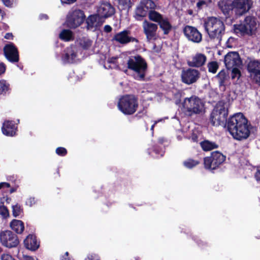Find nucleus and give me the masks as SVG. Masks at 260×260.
Listing matches in <instances>:
<instances>
[{
    "mask_svg": "<svg viewBox=\"0 0 260 260\" xmlns=\"http://www.w3.org/2000/svg\"><path fill=\"white\" fill-rule=\"evenodd\" d=\"M226 126L233 138L239 141L248 138L252 127L248 119L242 113L236 114L230 117Z\"/></svg>",
    "mask_w": 260,
    "mask_h": 260,
    "instance_id": "obj_1",
    "label": "nucleus"
},
{
    "mask_svg": "<svg viewBox=\"0 0 260 260\" xmlns=\"http://www.w3.org/2000/svg\"><path fill=\"white\" fill-rule=\"evenodd\" d=\"M127 67L120 69L125 73H127L128 69L133 71L137 74L136 79L144 80L148 69L147 63L141 55H137L129 57L127 61Z\"/></svg>",
    "mask_w": 260,
    "mask_h": 260,
    "instance_id": "obj_2",
    "label": "nucleus"
},
{
    "mask_svg": "<svg viewBox=\"0 0 260 260\" xmlns=\"http://www.w3.org/2000/svg\"><path fill=\"white\" fill-rule=\"evenodd\" d=\"M204 27L211 40H221L225 31L222 21L215 17H208L204 22Z\"/></svg>",
    "mask_w": 260,
    "mask_h": 260,
    "instance_id": "obj_3",
    "label": "nucleus"
},
{
    "mask_svg": "<svg viewBox=\"0 0 260 260\" xmlns=\"http://www.w3.org/2000/svg\"><path fill=\"white\" fill-rule=\"evenodd\" d=\"M117 107L124 115H133L137 111L139 107L138 98L134 94L123 95L119 98Z\"/></svg>",
    "mask_w": 260,
    "mask_h": 260,
    "instance_id": "obj_4",
    "label": "nucleus"
},
{
    "mask_svg": "<svg viewBox=\"0 0 260 260\" xmlns=\"http://www.w3.org/2000/svg\"><path fill=\"white\" fill-rule=\"evenodd\" d=\"M225 103L219 101L212 110L210 116V122L213 126L226 127L228 121V109L225 107Z\"/></svg>",
    "mask_w": 260,
    "mask_h": 260,
    "instance_id": "obj_5",
    "label": "nucleus"
},
{
    "mask_svg": "<svg viewBox=\"0 0 260 260\" xmlns=\"http://www.w3.org/2000/svg\"><path fill=\"white\" fill-rule=\"evenodd\" d=\"M256 29V19L251 16L246 17L242 23L233 25L234 32L239 37L251 36Z\"/></svg>",
    "mask_w": 260,
    "mask_h": 260,
    "instance_id": "obj_6",
    "label": "nucleus"
},
{
    "mask_svg": "<svg viewBox=\"0 0 260 260\" xmlns=\"http://www.w3.org/2000/svg\"><path fill=\"white\" fill-rule=\"evenodd\" d=\"M182 105L190 116L201 113L204 106L202 100L196 95L185 98Z\"/></svg>",
    "mask_w": 260,
    "mask_h": 260,
    "instance_id": "obj_7",
    "label": "nucleus"
},
{
    "mask_svg": "<svg viewBox=\"0 0 260 260\" xmlns=\"http://www.w3.org/2000/svg\"><path fill=\"white\" fill-rule=\"evenodd\" d=\"M85 17L83 11L79 9L72 10L67 16L66 25L71 29H75L84 22Z\"/></svg>",
    "mask_w": 260,
    "mask_h": 260,
    "instance_id": "obj_8",
    "label": "nucleus"
},
{
    "mask_svg": "<svg viewBox=\"0 0 260 260\" xmlns=\"http://www.w3.org/2000/svg\"><path fill=\"white\" fill-rule=\"evenodd\" d=\"M225 156L218 151H213L210 156L204 158V167L206 169L215 170L225 160Z\"/></svg>",
    "mask_w": 260,
    "mask_h": 260,
    "instance_id": "obj_9",
    "label": "nucleus"
},
{
    "mask_svg": "<svg viewBox=\"0 0 260 260\" xmlns=\"http://www.w3.org/2000/svg\"><path fill=\"white\" fill-rule=\"evenodd\" d=\"M155 3L152 0H141L135 10V17L137 20H142L151 9H154Z\"/></svg>",
    "mask_w": 260,
    "mask_h": 260,
    "instance_id": "obj_10",
    "label": "nucleus"
},
{
    "mask_svg": "<svg viewBox=\"0 0 260 260\" xmlns=\"http://www.w3.org/2000/svg\"><path fill=\"white\" fill-rule=\"evenodd\" d=\"M0 241L3 245L8 248L15 247L19 243L17 236L9 230L1 233Z\"/></svg>",
    "mask_w": 260,
    "mask_h": 260,
    "instance_id": "obj_11",
    "label": "nucleus"
},
{
    "mask_svg": "<svg viewBox=\"0 0 260 260\" xmlns=\"http://www.w3.org/2000/svg\"><path fill=\"white\" fill-rule=\"evenodd\" d=\"M246 69L249 77L255 83L260 85V60H250L247 64Z\"/></svg>",
    "mask_w": 260,
    "mask_h": 260,
    "instance_id": "obj_12",
    "label": "nucleus"
},
{
    "mask_svg": "<svg viewBox=\"0 0 260 260\" xmlns=\"http://www.w3.org/2000/svg\"><path fill=\"white\" fill-rule=\"evenodd\" d=\"M142 28L147 42H150L157 39L158 24L145 19L142 23Z\"/></svg>",
    "mask_w": 260,
    "mask_h": 260,
    "instance_id": "obj_13",
    "label": "nucleus"
},
{
    "mask_svg": "<svg viewBox=\"0 0 260 260\" xmlns=\"http://www.w3.org/2000/svg\"><path fill=\"white\" fill-rule=\"evenodd\" d=\"M6 58L11 63L18 62L19 55L17 48L13 43L6 44L3 49Z\"/></svg>",
    "mask_w": 260,
    "mask_h": 260,
    "instance_id": "obj_14",
    "label": "nucleus"
},
{
    "mask_svg": "<svg viewBox=\"0 0 260 260\" xmlns=\"http://www.w3.org/2000/svg\"><path fill=\"white\" fill-rule=\"evenodd\" d=\"M200 77L199 71L191 68L182 70L181 75L182 82L187 85L196 82Z\"/></svg>",
    "mask_w": 260,
    "mask_h": 260,
    "instance_id": "obj_15",
    "label": "nucleus"
},
{
    "mask_svg": "<svg viewBox=\"0 0 260 260\" xmlns=\"http://www.w3.org/2000/svg\"><path fill=\"white\" fill-rule=\"evenodd\" d=\"M131 31L128 29H124L120 32L116 33L113 37L112 40L125 45L131 42L139 43V41L136 38L131 36Z\"/></svg>",
    "mask_w": 260,
    "mask_h": 260,
    "instance_id": "obj_16",
    "label": "nucleus"
},
{
    "mask_svg": "<svg viewBox=\"0 0 260 260\" xmlns=\"http://www.w3.org/2000/svg\"><path fill=\"white\" fill-rule=\"evenodd\" d=\"M232 3L236 14L239 15H242L247 12L253 4L252 0H234Z\"/></svg>",
    "mask_w": 260,
    "mask_h": 260,
    "instance_id": "obj_17",
    "label": "nucleus"
},
{
    "mask_svg": "<svg viewBox=\"0 0 260 260\" xmlns=\"http://www.w3.org/2000/svg\"><path fill=\"white\" fill-rule=\"evenodd\" d=\"M224 64L228 70L234 67H240L242 60L237 52H230L225 55Z\"/></svg>",
    "mask_w": 260,
    "mask_h": 260,
    "instance_id": "obj_18",
    "label": "nucleus"
},
{
    "mask_svg": "<svg viewBox=\"0 0 260 260\" xmlns=\"http://www.w3.org/2000/svg\"><path fill=\"white\" fill-rule=\"evenodd\" d=\"M183 32L189 41L194 43H199L202 41V34L195 27L187 25L183 28Z\"/></svg>",
    "mask_w": 260,
    "mask_h": 260,
    "instance_id": "obj_19",
    "label": "nucleus"
},
{
    "mask_svg": "<svg viewBox=\"0 0 260 260\" xmlns=\"http://www.w3.org/2000/svg\"><path fill=\"white\" fill-rule=\"evenodd\" d=\"M114 13V8L107 2L102 3L98 9V15L105 18L111 17Z\"/></svg>",
    "mask_w": 260,
    "mask_h": 260,
    "instance_id": "obj_20",
    "label": "nucleus"
},
{
    "mask_svg": "<svg viewBox=\"0 0 260 260\" xmlns=\"http://www.w3.org/2000/svg\"><path fill=\"white\" fill-rule=\"evenodd\" d=\"M3 134L7 136H14L17 131V126L12 120H6L2 127Z\"/></svg>",
    "mask_w": 260,
    "mask_h": 260,
    "instance_id": "obj_21",
    "label": "nucleus"
},
{
    "mask_svg": "<svg viewBox=\"0 0 260 260\" xmlns=\"http://www.w3.org/2000/svg\"><path fill=\"white\" fill-rule=\"evenodd\" d=\"M24 245L25 247L31 251L37 250L40 244L37 239V237L33 234H29L24 240Z\"/></svg>",
    "mask_w": 260,
    "mask_h": 260,
    "instance_id": "obj_22",
    "label": "nucleus"
},
{
    "mask_svg": "<svg viewBox=\"0 0 260 260\" xmlns=\"http://www.w3.org/2000/svg\"><path fill=\"white\" fill-rule=\"evenodd\" d=\"M207 59L205 55L202 53H197L192 57L191 60H187L189 67L199 68L203 66Z\"/></svg>",
    "mask_w": 260,
    "mask_h": 260,
    "instance_id": "obj_23",
    "label": "nucleus"
},
{
    "mask_svg": "<svg viewBox=\"0 0 260 260\" xmlns=\"http://www.w3.org/2000/svg\"><path fill=\"white\" fill-rule=\"evenodd\" d=\"M233 3L230 0H222L218 3V7L226 18L230 17L233 10Z\"/></svg>",
    "mask_w": 260,
    "mask_h": 260,
    "instance_id": "obj_24",
    "label": "nucleus"
},
{
    "mask_svg": "<svg viewBox=\"0 0 260 260\" xmlns=\"http://www.w3.org/2000/svg\"><path fill=\"white\" fill-rule=\"evenodd\" d=\"M77 53L73 49L72 47H68L65 50V53L61 56V60L64 63H73L77 57Z\"/></svg>",
    "mask_w": 260,
    "mask_h": 260,
    "instance_id": "obj_25",
    "label": "nucleus"
},
{
    "mask_svg": "<svg viewBox=\"0 0 260 260\" xmlns=\"http://www.w3.org/2000/svg\"><path fill=\"white\" fill-rule=\"evenodd\" d=\"M99 17L98 14L90 15L88 16L86 19V28L87 30H91L94 28H96L101 25L100 22L98 21Z\"/></svg>",
    "mask_w": 260,
    "mask_h": 260,
    "instance_id": "obj_26",
    "label": "nucleus"
},
{
    "mask_svg": "<svg viewBox=\"0 0 260 260\" xmlns=\"http://www.w3.org/2000/svg\"><path fill=\"white\" fill-rule=\"evenodd\" d=\"M157 24L162 30L164 35H168L172 30L173 26L167 17H164Z\"/></svg>",
    "mask_w": 260,
    "mask_h": 260,
    "instance_id": "obj_27",
    "label": "nucleus"
},
{
    "mask_svg": "<svg viewBox=\"0 0 260 260\" xmlns=\"http://www.w3.org/2000/svg\"><path fill=\"white\" fill-rule=\"evenodd\" d=\"M200 145L204 151H209L218 148V145L215 142L208 140H204L200 143Z\"/></svg>",
    "mask_w": 260,
    "mask_h": 260,
    "instance_id": "obj_28",
    "label": "nucleus"
},
{
    "mask_svg": "<svg viewBox=\"0 0 260 260\" xmlns=\"http://www.w3.org/2000/svg\"><path fill=\"white\" fill-rule=\"evenodd\" d=\"M10 227L17 234H21L24 230L23 221L17 219H13L10 222Z\"/></svg>",
    "mask_w": 260,
    "mask_h": 260,
    "instance_id": "obj_29",
    "label": "nucleus"
},
{
    "mask_svg": "<svg viewBox=\"0 0 260 260\" xmlns=\"http://www.w3.org/2000/svg\"><path fill=\"white\" fill-rule=\"evenodd\" d=\"M201 159L188 158L183 162L184 167L188 169H192L201 163Z\"/></svg>",
    "mask_w": 260,
    "mask_h": 260,
    "instance_id": "obj_30",
    "label": "nucleus"
},
{
    "mask_svg": "<svg viewBox=\"0 0 260 260\" xmlns=\"http://www.w3.org/2000/svg\"><path fill=\"white\" fill-rule=\"evenodd\" d=\"M59 38L65 42H69L74 40L73 32L70 29H63L59 34Z\"/></svg>",
    "mask_w": 260,
    "mask_h": 260,
    "instance_id": "obj_31",
    "label": "nucleus"
},
{
    "mask_svg": "<svg viewBox=\"0 0 260 260\" xmlns=\"http://www.w3.org/2000/svg\"><path fill=\"white\" fill-rule=\"evenodd\" d=\"M147 15L150 20L149 21L157 23L164 17L162 14L154 9H151Z\"/></svg>",
    "mask_w": 260,
    "mask_h": 260,
    "instance_id": "obj_32",
    "label": "nucleus"
},
{
    "mask_svg": "<svg viewBox=\"0 0 260 260\" xmlns=\"http://www.w3.org/2000/svg\"><path fill=\"white\" fill-rule=\"evenodd\" d=\"M10 84L5 80H0V95H6L11 92Z\"/></svg>",
    "mask_w": 260,
    "mask_h": 260,
    "instance_id": "obj_33",
    "label": "nucleus"
},
{
    "mask_svg": "<svg viewBox=\"0 0 260 260\" xmlns=\"http://www.w3.org/2000/svg\"><path fill=\"white\" fill-rule=\"evenodd\" d=\"M79 46L84 50L89 49L92 44V41L89 38L82 37L80 39Z\"/></svg>",
    "mask_w": 260,
    "mask_h": 260,
    "instance_id": "obj_34",
    "label": "nucleus"
},
{
    "mask_svg": "<svg viewBox=\"0 0 260 260\" xmlns=\"http://www.w3.org/2000/svg\"><path fill=\"white\" fill-rule=\"evenodd\" d=\"M216 78L218 81L219 87L225 86V81L226 79V75L225 71L222 70L220 71L216 76Z\"/></svg>",
    "mask_w": 260,
    "mask_h": 260,
    "instance_id": "obj_35",
    "label": "nucleus"
},
{
    "mask_svg": "<svg viewBox=\"0 0 260 260\" xmlns=\"http://www.w3.org/2000/svg\"><path fill=\"white\" fill-rule=\"evenodd\" d=\"M22 213L23 209L19 204H16L12 206V214L14 217H16L19 216Z\"/></svg>",
    "mask_w": 260,
    "mask_h": 260,
    "instance_id": "obj_36",
    "label": "nucleus"
},
{
    "mask_svg": "<svg viewBox=\"0 0 260 260\" xmlns=\"http://www.w3.org/2000/svg\"><path fill=\"white\" fill-rule=\"evenodd\" d=\"M208 71L210 73L215 74L216 73L219 66L216 61H211L208 63Z\"/></svg>",
    "mask_w": 260,
    "mask_h": 260,
    "instance_id": "obj_37",
    "label": "nucleus"
},
{
    "mask_svg": "<svg viewBox=\"0 0 260 260\" xmlns=\"http://www.w3.org/2000/svg\"><path fill=\"white\" fill-rule=\"evenodd\" d=\"M119 4L123 10H129L132 7L131 0H118Z\"/></svg>",
    "mask_w": 260,
    "mask_h": 260,
    "instance_id": "obj_38",
    "label": "nucleus"
},
{
    "mask_svg": "<svg viewBox=\"0 0 260 260\" xmlns=\"http://www.w3.org/2000/svg\"><path fill=\"white\" fill-rule=\"evenodd\" d=\"M212 3V0H199L197 3V7L198 10H201L204 7H207Z\"/></svg>",
    "mask_w": 260,
    "mask_h": 260,
    "instance_id": "obj_39",
    "label": "nucleus"
},
{
    "mask_svg": "<svg viewBox=\"0 0 260 260\" xmlns=\"http://www.w3.org/2000/svg\"><path fill=\"white\" fill-rule=\"evenodd\" d=\"M238 67H234L231 69H232L231 73L232 79L237 78L239 79L240 78L241 74L240 70L238 68Z\"/></svg>",
    "mask_w": 260,
    "mask_h": 260,
    "instance_id": "obj_40",
    "label": "nucleus"
},
{
    "mask_svg": "<svg viewBox=\"0 0 260 260\" xmlns=\"http://www.w3.org/2000/svg\"><path fill=\"white\" fill-rule=\"evenodd\" d=\"M55 152L57 155L61 156H66L68 153L67 150L65 148L62 147H57L56 149Z\"/></svg>",
    "mask_w": 260,
    "mask_h": 260,
    "instance_id": "obj_41",
    "label": "nucleus"
},
{
    "mask_svg": "<svg viewBox=\"0 0 260 260\" xmlns=\"http://www.w3.org/2000/svg\"><path fill=\"white\" fill-rule=\"evenodd\" d=\"M0 214L3 215L5 217H6L9 216V210L6 206H0Z\"/></svg>",
    "mask_w": 260,
    "mask_h": 260,
    "instance_id": "obj_42",
    "label": "nucleus"
},
{
    "mask_svg": "<svg viewBox=\"0 0 260 260\" xmlns=\"http://www.w3.org/2000/svg\"><path fill=\"white\" fill-rule=\"evenodd\" d=\"M254 176L257 183L260 185V165L257 166Z\"/></svg>",
    "mask_w": 260,
    "mask_h": 260,
    "instance_id": "obj_43",
    "label": "nucleus"
},
{
    "mask_svg": "<svg viewBox=\"0 0 260 260\" xmlns=\"http://www.w3.org/2000/svg\"><path fill=\"white\" fill-rule=\"evenodd\" d=\"M36 203V200L34 197H30L27 199L25 202V204L27 206L31 207Z\"/></svg>",
    "mask_w": 260,
    "mask_h": 260,
    "instance_id": "obj_44",
    "label": "nucleus"
},
{
    "mask_svg": "<svg viewBox=\"0 0 260 260\" xmlns=\"http://www.w3.org/2000/svg\"><path fill=\"white\" fill-rule=\"evenodd\" d=\"M1 260H15V259L10 254H3L1 256Z\"/></svg>",
    "mask_w": 260,
    "mask_h": 260,
    "instance_id": "obj_45",
    "label": "nucleus"
},
{
    "mask_svg": "<svg viewBox=\"0 0 260 260\" xmlns=\"http://www.w3.org/2000/svg\"><path fill=\"white\" fill-rule=\"evenodd\" d=\"M151 150L152 151L154 152L156 154H159L161 152V148L156 145L152 146Z\"/></svg>",
    "mask_w": 260,
    "mask_h": 260,
    "instance_id": "obj_46",
    "label": "nucleus"
},
{
    "mask_svg": "<svg viewBox=\"0 0 260 260\" xmlns=\"http://www.w3.org/2000/svg\"><path fill=\"white\" fill-rule=\"evenodd\" d=\"M6 70V66L4 62H0V75L4 74Z\"/></svg>",
    "mask_w": 260,
    "mask_h": 260,
    "instance_id": "obj_47",
    "label": "nucleus"
},
{
    "mask_svg": "<svg viewBox=\"0 0 260 260\" xmlns=\"http://www.w3.org/2000/svg\"><path fill=\"white\" fill-rule=\"evenodd\" d=\"M11 187L10 183L7 182H1L0 183V189L5 188H9Z\"/></svg>",
    "mask_w": 260,
    "mask_h": 260,
    "instance_id": "obj_48",
    "label": "nucleus"
},
{
    "mask_svg": "<svg viewBox=\"0 0 260 260\" xmlns=\"http://www.w3.org/2000/svg\"><path fill=\"white\" fill-rule=\"evenodd\" d=\"M147 113V111L146 110L143 109L142 111H139L135 115L136 117L138 118H141L144 115H146Z\"/></svg>",
    "mask_w": 260,
    "mask_h": 260,
    "instance_id": "obj_49",
    "label": "nucleus"
},
{
    "mask_svg": "<svg viewBox=\"0 0 260 260\" xmlns=\"http://www.w3.org/2000/svg\"><path fill=\"white\" fill-rule=\"evenodd\" d=\"M194 240L196 241L197 244L200 247H204V246H207V244L206 242H204L202 240L200 239H194Z\"/></svg>",
    "mask_w": 260,
    "mask_h": 260,
    "instance_id": "obj_50",
    "label": "nucleus"
},
{
    "mask_svg": "<svg viewBox=\"0 0 260 260\" xmlns=\"http://www.w3.org/2000/svg\"><path fill=\"white\" fill-rule=\"evenodd\" d=\"M191 139L192 142L198 143L199 136L197 134L193 133L191 136Z\"/></svg>",
    "mask_w": 260,
    "mask_h": 260,
    "instance_id": "obj_51",
    "label": "nucleus"
},
{
    "mask_svg": "<svg viewBox=\"0 0 260 260\" xmlns=\"http://www.w3.org/2000/svg\"><path fill=\"white\" fill-rule=\"evenodd\" d=\"M4 5L8 7H12L14 0H2Z\"/></svg>",
    "mask_w": 260,
    "mask_h": 260,
    "instance_id": "obj_52",
    "label": "nucleus"
},
{
    "mask_svg": "<svg viewBox=\"0 0 260 260\" xmlns=\"http://www.w3.org/2000/svg\"><path fill=\"white\" fill-rule=\"evenodd\" d=\"M85 260H100L99 257L95 255V254H91L89 256L85 259Z\"/></svg>",
    "mask_w": 260,
    "mask_h": 260,
    "instance_id": "obj_53",
    "label": "nucleus"
},
{
    "mask_svg": "<svg viewBox=\"0 0 260 260\" xmlns=\"http://www.w3.org/2000/svg\"><path fill=\"white\" fill-rule=\"evenodd\" d=\"M162 121V119H159L158 120H155L154 122V123L151 125V128H150V130L151 131V133H152V135H153L154 134V127L155 126V125L159 122L160 121Z\"/></svg>",
    "mask_w": 260,
    "mask_h": 260,
    "instance_id": "obj_54",
    "label": "nucleus"
},
{
    "mask_svg": "<svg viewBox=\"0 0 260 260\" xmlns=\"http://www.w3.org/2000/svg\"><path fill=\"white\" fill-rule=\"evenodd\" d=\"M112 30V27L109 25H106L104 27V30L105 32L109 33Z\"/></svg>",
    "mask_w": 260,
    "mask_h": 260,
    "instance_id": "obj_55",
    "label": "nucleus"
},
{
    "mask_svg": "<svg viewBox=\"0 0 260 260\" xmlns=\"http://www.w3.org/2000/svg\"><path fill=\"white\" fill-rule=\"evenodd\" d=\"M167 141V139L164 137H159L157 139V142L159 144H163Z\"/></svg>",
    "mask_w": 260,
    "mask_h": 260,
    "instance_id": "obj_56",
    "label": "nucleus"
},
{
    "mask_svg": "<svg viewBox=\"0 0 260 260\" xmlns=\"http://www.w3.org/2000/svg\"><path fill=\"white\" fill-rule=\"evenodd\" d=\"M4 38L6 39L12 40L13 38V35H12V33L7 32V33L6 34Z\"/></svg>",
    "mask_w": 260,
    "mask_h": 260,
    "instance_id": "obj_57",
    "label": "nucleus"
},
{
    "mask_svg": "<svg viewBox=\"0 0 260 260\" xmlns=\"http://www.w3.org/2000/svg\"><path fill=\"white\" fill-rule=\"evenodd\" d=\"M69 255V252H66L64 254L61 256V260H70Z\"/></svg>",
    "mask_w": 260,
    "mask_h": 260,
    "instance_id": "obj_58",
    "label": "nucleus"
},
{
    "mask_svg": "<svg viewBox=\"0 0 260 260\" xmlns=\"http://www.w3.org/2000/svg\"><path fill=\"white\" fill-rule=\"evenodd\" d=\"M174 96L175 98H178V103L180 102L181 100H180V97L181 96V92L180 91H178L175 94Z\"/></svg>",
    "mask_w": 260,
    "mask_h": 260,
    "instance_id": "obj_59",
    "label": "nucleus"
},
{
    "mask_svg": "<svg viewBox=\"0 0 260 260\" xmlns=\"http://www.w3.org/2000/svg\"><path fill=\"white\" fill-rule=\"evenodd\" d=\"M77 0H61V2L64 4H70L75 2Z\"/></svg>",
    "mask_w": 260,
    "mask_h": 260,
    "instance_id": "obj_60",
    "label": "nucleus"
},
{
    "mask_svg": "<svg viewBox=\"0 0 260 260\" xmlns=\"http://www.w3.org/2000/svg\"><path fill=\"white\" fill-rule=\"evenodd\" d=\"M117 58V57H112L110 58L108 61L109 63L115 64L116 63L115 60H116Z\"/></svg>",
    "mask_w": 260,
    "mask_h": 260,
    "instance_id": "obj_61",
    "label": "nucleus"
},
{
    "mask_svg": "<svg viewBox=\"0 0 260 260\" xmlns=\"http://www.w3.org/2000/svg\"><path fill=\"white\" fill-rule=\"evenodd\" d=\"M48 18H49V17L47 14H41L40 15V19L41 20H43V19L47 20Z\"/></svg>",
    "mask_w": 260,
    "mask_h": 260,
    "instance_id": "obj_62",
    "label": "nucleus"
},
{
    "mask_svg": "<svg viewBox=\"0 0 260 260\" xmlns=\"http://www.w3.org/2000/svg\"><path fill=\"white\" fill-rule=\"evenodd\" d=\"M3 199L5 200V202L7 204H9L11 201V199L8 196L4 197Z\"/></svg>",
    "mask_w": 260,
    "mask_h": 260,
    "instance_id": "obj_63",
    "label": "nucleus"
},
{
    "mask_svg": "<svg viewBox=\"0 0 260 260\" xmlns=\"http://www.w3.org/2000/svg\"><path fill=\"white\" fill-rule=\"evenodd\" d=\"M17 187H18V186L17 187H11L9 190V193H13V192H15L16 191V190H17Z\"/></svg>",
    "mask_w": 260,
    "mask_h": 260,
    "instance_id": "obj_64",
    "label": "nucleus"
}]
</instances>
